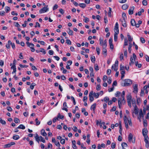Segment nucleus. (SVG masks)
I'll use <instances>...</instances> for the list:
<instances>
[{
	"label": "nucleus",
	"instance_id": "bb28decb",
	"mask_svg": "<svg viewBox=\"0 0 149 149\" xmlns=\"http://www.w3.org/2000/svg\"><path fill=\"white\" fill-rule=\"evenodd\" d=\"M25 127L23 125H20L17 127V128L21 129H25Z\"/></svg>",
	"mask_w": 149,
	"mask_h": 149
},
{
	"label": "nucleus",
	"instance_id": "680f3d73",
	"mask_svg": "<svg viewBox=\"0 0 149 149\" xmlns=\"http://www.w3.org/2000/svg\"><path fill=\"white\" fill-rule=\"evenodd\" d=\"M145 57L146 61L148 62H149V56L148 55H146L145 56Z\"/></svg>",
	"mask_w": 149,
	"mask_h": 149
},
{
	"label": "nucleus",
	"instance_id": "58836bf2",
	"mask_svg": "<svg viewBox=\"0 0 149 149\" xmlns=\"http://www.w3.org/2000/svg\"><path fill=\"white\" fill-rule=\"evenodd\" d=\"M68 29L69 30V31L68 32V33L70 35L72 36L73 33L72 31L70 30V28H69Z\"/></svg>",
	"mask_w": 149,
	"mask_h": 149
},
{
	"label": "nucleus",
	"instance_id": "f704fd0d",
	"mask_svg": "<svg viewBox=\"0 0 149 149\" xmlns=\"http://www.w3.org/2000/svg\"><path fill=\"white\" fill-rule=\"evenodd\" d=\"M141 100L140 97H138L136 98V103L137 104H139V103H141Z\"/></svg>",
	"mask_w": 149,
	"mask_h": 149
},
{
	"label": "nucleus",
	"instance_id": "6e6552de",
	"mask_svg": "<svg viewBox=\"0 0 149 149\" xmlns=\"http://www.w3.org/2000/svg\"><path fill=\"white\" fill-rule=\"evenodd\" d=\"M133 57H131L130 58L131 62H130L129 63L130 65H131V64H133L134 63L133 59H134V60L136 58V56L134 53L133 54Z\"/></svg>",
	"mask_w": 149,
	"mask_h": 149
},
{
	"label": "nucleus",
	"instance_id": "603ef678",
	"mask_svg": "<svg viewBox=\"0 0 149 149\" xmlns=\"http://www.w3.org/2000/svg\"><path fill=\"white\" fill-rule=\"evenodd\" d=\"M140 40H141V42L143 43H145V39L142 37H141Z\"/></svg>",
	"mask_w": 149,
	"mask_h": 149
},
{
	"label": "nucleus",
	"instance_id": "f03ea898",
	"mask_svg": "<svg viewBox=\"0 0 149 149\" xmlns=\"http://www.w3.org/2000/svg\"><path fill=\"white\" fill-rule=\"evenodd\" d=\"M118 60H116L115 62V64L113 65L111 67L112 70L114 69L115 71L116 72L115 76L116 77H117L118 76L119 74L118 72H117L118 69Z\"/></svg>",
	"mask_w": 149,
	"mask_h": 149
},
{
	"label": "nucleus",
	"instance_id": "f8f14e48",
	"mask_svg": "<svg viewBox=\"0 0 149 149\" xmlns=\"http://www.w3.org/2000/svg\"><path fill=\"white\" fill-rule=\"evenodd\" d=\"M134 9V6H132L129 9L128 13L129 15H131L133 13V10Z\"/></svg>",
	"mask_w": 149,
	"mask_h": 149
},
{
	"label": "nucleus",
	"instance_id": "bf43d9fd",
	"mask_svg": "<svg viewBox=\"0 0 149 149\" xmlns=\"http://www.w3.org/2000/svg\"><path fill=\"white\" fill-rule=\"evenodd\" d=\"M97 53L98 55L100 54V49L99 47H97L96 48Z\"/></svg>",
	"mask_w": 149,
	"mask_h": 149
},
{
	"label": "nucleus",
	"instance_id": "6e6d98bb",
	"mask_svg": "<svg viewBox=\"0 0 149 149\" xmlns=\"http://www.w3.org/2000/svg\"><path fill=\"white\" fill-rule=\"evenodd\" d=\"M58 6L57 4H55V5L53 7V10H55L56 9H57L58 8Z\"/></svg>",
	"mask_w": 149,
	"mask_h": 149
},
{
	"label": "nucleus",
	"instance_id": "6ab92c4d",
	"mask_svg": "<svg viewBox=\"0 0 149 149\" xmlns=\"http://www.w3.org/2000/svg\"><path fill=\"white\" fill-rule=\"evenodd\" d=\"M72 147L74 149H76L77 148V147L76 146V141L75 140L72 141Z\"/></svg>",
	"mask_w": 149,
	"mask_h": 149
},
{
	"label": "nucleus",
	"instance_id": "8fccbe9b",
	"mask_svg": "<svg viewBox=\"0 0 149 149\" xmlns=\"http://www.w3.org/2000/svg\"><path fill=\"white\" fill-rule=\"evenodd\" d=\"M122 17L123 18V19H125L126 18V14L125 13H123Z\"/></svg>",
	"mask_w": 149,
	"mask_h": 149
},
{
	"label": "nucleus",
	"instance_id": "a878e982",
	"mask_svg": "<svg viewBox=\"0 0 149 149\" xmlns=\"http://www.w3.org/2000/svg\"><path fill=\"white\" fill-rule=\"evenodd\" d=\"M79 5L80 6V7L83 8H85L86 6V4L84 3H80L79 4Z\"/></svg>",
	"mask_w": 149,
	"mask_h": 149
},
{
	"label": "nucleus",
	"instance_id": "864d4df0",
	"mask_svg": "<svg viewBox=\"0 0 149 149\" xmlns=\"http://www.w3.org/2000/svg\"><path fill=\"white\" fill-rule=\"evenodd\" d=\"M115 147H116L115 143H112L111 145V148L113 149L114 148H115Z\"/></svg>",
	"mask_w": 149,
	"mask_h": 149
},
{
	"label": "nucleus",
	"instance_id": "69168bd1",
	"mask_svg": "<svg viewBox=\"0 0 149 149\" xmlns=\"http://www.w3.org/2000/svg\"><path fill=\"white\" fill-rule=\"evenodd\" d=\"M4 65V61H3L2 60H0V65L1 66H3Z\"/></svg>",
	"mask_w": 149,
	"mask_h": 149
},
{
	"label": "nucleus",
	"instance_id": "2eb2a0df",
	"mask_svg": "<svg viewBox=\"0 0 149 149\" xmlns=\"http://www.w3.org/2000/svg\"><path fill=\"white\" fill-rule=\"evenodd\" d=\"M120 20H121L122 22V24L123 26L124 27H126L127 26V24L125 21V19H120Z\"/></svg>",
	"mask_w": 149,
	"mask_h": 149
},
{
	"label": "nucleus",
	"instance_id": "13d9d810",
	"mask_svg": "<svg viewBox=\"0 0 149 149\" xmlns=\"http://www.w3.org/2000/svg\"><path fill=\"white\" fill-rule=\"evenodd\" d=\"M120 93H121L119 91H117L116 93L115 94V96L116 97H118L119 96Z\"/></svg>",
	"mask_w": 149,
	"mask_h": 149
},
{
	"label": "nucleus",
	"instance_id": "f3484780",
	"mask_svg": "<svg viewBox=\"0 0 149 149\" xmlns=\"http://www.w3.org/2000/svg\"><path fill=\"white\" fill-rule=\"evenodd\" d=\"M41 134L43 136H46L47 135L46 133L45 132V130L42 129L41 131Z\"/></svg>",
	"mask_w": 149,
	"mask_h": 149
},
{
	"label": "nucleus",
	"instance_id": "3c124183",
	"mask_svg": "<svg viewBox=\"0 0 149 149\" xmlns=\"http://www.w3.org/2000/svg\"><path fill=\"white\" fill-rule=\"evenodd\" d=\"M40 49H41V50L40 51V52H42L44 54H46V51L44 49L41 48Z\"/></svg>",
	"mask_w": 149,
	"mask_h": 149
},
{
	"label": "nucleus",
	"instance_id": "5fc2aeb1",
	"mask_svg": "<svg viewBox=\"0 0 149 149\" xmlns=\"http://www.w3.org/2000/svg\"><path fill=\"white\" fill-rule=\"evenodd\" d=\"M35 121L36 123V125H39L40 123V121H38V119L37 118H36L35 119Z\"/></svg>",
	"mask_w": 149,
	"mask_h": 149
},
{
	"label": "nucleus",
	"instance_id": "052dcab7",
	"mask_svg": "<svg viewBox=\"0 0 149 149\" xmlns=\"http://www.w3.org/2000/svg\"><path fill=\"white\" fill-rule=\"evenodd\" d=\"M111 72V70L110 69H108L107 71V74L108 75H109Z\"/></svg>",
	"mask_w": 149,
	"mask_h": 149
},
{
	"label": "nucleus",
	"instance_id": "4c0bfd02",
	"mask_svg": "<svg viewBox=\"0 0 149 149\" xmlns=\"http://www.w3.org/2000/svg\"><path fill=\"white\" fill-rule=\"evenodd\" d=\"M118 34L116 33H114V40L115 41H116L118 39Z\"/></svg>",
	"mask_w": 149,
	"mask_h": 149
},
{
	"label": "nucleus",
	"instance_id": "e433bc0d",
	"mask_svg": "<svg viewBox=\"0 0 149 149\" xmlns=\"http://www.w3.org/2000/svg\"><path fill=\"white\" fill-rule=\"evenodd\" d=\"M40 140L41 141H42L43 143H45V140L44 138L42 137V136H40Z\"/></svg>",
	"mask_w": 149,
	"mask_h": 149
},
{
	"label": "nucleus",
	"instance_id": "7ed1b4c3",
	"mask_svg": "<svg viewBox=\"0 0 149 149\" xmlns=\"http://www.w3.org/2000/svg\"><path fill=\"white\" fill-rule=\"evenodd\" d=\"M107 41L106 40H105L104 41V45L103 46L102 52L103 54H104L106 56L107 55V50L106 48L107 46Z\"/></svg>",
	"mask_w": 149,
	"mask_h": 149
},
{
	"label": "nucleus",
	"instance_id": "338daca9",
	"mask_svg": "<svg viewBox=\"0 0 149 149\" xmlns=\"http://www.w3.org/2000/svg\"><path fill=\"white\" fill-rule=\"evenodd\" d=\"M66 42L68 45H71V41L69 40H66Z\"/></svg>",
	"mask_w": 149,
	"mask_h": 149
},
{
	"label": "nucleus",
	"instance_id": "de8ad7c7",
	"mask_svg": "<svg viewBox=\"0 0 149 149\" xmlns=\"http://www.w3.org/2000/svg\"><path fill=\"white\" fill-rule=\"evenodd\" d=\"M109 100V98L108 97H105L104 98V100L106 102H107Z\"/></svg>",
	"mask_w": 149,
	"mask_h": 149
},
{
	"label": "nucleus",
	"instance_id": "49530a36",
	"mask_svg": "<svg viewBox=\"0 0 149 149\" xmlns=\"http://www.w3.org/2000/svg\"><path fill=\"white\" fill-rule=\"evenodd\" d=\"M14 121L15 123H17L19 122V120L17 118H15Z\"/></svg>",
	"mask_w": 149,
	"mask_h": 149
},
{
	"label": "nucleus",
	"instance_id": "09e8293b",
	"mask_svg": "<svg viewBox=\"0 0 149 149\" xmlns=\"http://www.w3.org/2000/svg\"><path fill=\"white\" fill-rule=\"evenodd\" d=\"M95 69L96 71H98L99 70V68L98 65L97 64H95Z\"/></svg>",
	"mask_w": 149,
	"mask_h": 149
},
{
	"label": "nucleus",
	"instance_id": "ea45409f",
	"mask_svg": "<svg viewBox=\"0 0 149 149\" xmlns=\"http://www.w3.org/2000/svg\"><path fill=\"white\" fill-rule=\"evenodd\" d=\"M52 144L50 143H48V146H47L48 149H52Z\"/></svg>",
	"mask_w": 149,
	"mask_h": 149
},
{
	"label": "nucleus",
	"instance_id": "c03bdc74",
	"mask_svg": "<svg viewBox=\"0 0 149 149\" xmlns=\"http://www.w3.org/2000/svg\"><path fill=\"white\" fill-rule=\"evenodd\" d=\"M121 145L122 147V148H124V147H127V143L124 142L122 143Z\"/></svg>",
	"mask_w": 149,
	"mask_h": 149
},
{
	"label": "nucleus",
	"instance_id": "cd10ccee",
	"mask_svg": "<svg viewBox=\"0 0 149 149\" xmlns=\"http://www.w3.org/2000/svg\"><path fill=\"white\" fill-rule=\"evenodd\" d=\"M93 95H94V97L96 98H97L99 96V93H93Z\"/></svg>",
	"mask_w": 149,
	"mask_h": 149
},
{
	"label": "nucleus",
	"instance_id": "9d476101",
	"mask_svg": "<svg viewBox=\"0 0 149 149\" xmlns=\"http://www.w3.org/2000/svg\"><path fill=\"white\" fill-rule=\"evenodd\" d=\"M48 10V8L47 7H44L42 9H40L39 10V13H45Z\"/></svg>",
	"mask_w": 149,
	"mask_h": 149
},
{
	"label": "nucleus",
	"instance_id": "ddd939ff",
	"mask_svg": "<svg viewBox=\"0 0 149 149\" xmlns=\"http://www.w3.org/2000/svg\"><path fill=\"white\" fill-rule=\"evenodd\" d=\"M132 97L131 94L130 93L127 95V102H131Z\"/></svg>",
	"mask_w": 149,
	"mask_h": 149
},
{
	"label": "nucleus",
	"instance_id": "4468645a",
	"mask_svg": "<svg viewBox=\"0 0 149 149\" xmlns=\"http://www.w3.org/2000/svg\"><path fill=\"white\" fill-rule=\"evenodd\" d=\"M140 117V118H143V117H144V116L143 114V113L142 110V109H141L140 110V112L139 113V116Z\"/></svg>",
	"mask_w": 149,
	"mask_h": 149
},
{
	"label": "nucleus",
	"instance_id": "72a5a7b5",
	"mask_svg": "<svg viewBox=\"0 0 149 149\" xmlns=\"http://www.w3.org/2000/svg\"><path fill=\"white\" fill-rule=\"evenodd\" d=\"M0 123L3 125H5L6 124L5 121L2 120L1 118H0Z\"/></svg>",
	"mask_w": 149,
	"mask_h": 149
},
{
	"label": "nucleus",
	"instance_id": "79ce46f5",
	"mask_svg": "<svg viewBox=\"0 0 149 149\" xmlns=\"http://www.w3.org/2000/svg\"><path fill=\"white\" fill-rule=\"evenodd\" d=\"M36 85V84L34 83H33L31 84V85L30 86V88L31 89H33L34 88V87Z\"/></svg>",
	"mask_w": 149,
	"mask_h": 149
},
{
	"label": "nucleus",
	"instance_id": "412c9836",
	"mask_svg": "<svg viewBox=\"0 0 149 149\" xmlns=\"http://www.w3.org/2000/svg\"><path fill=\"white\" fill-rule=\"evenodd\" d=\"M132 43L131 42H130L129 43V47H128V51H129V52L130 53H131V47H132Z\"/></svg>",
	"mask_w": 149,
	"mask_h": 149
},
{
	"label": "nucleus",
	"instance_id": "c85d7f7f",
	"mask_svg": "<svg viewBox=\"0 0 149 149\" xmlns=\"http://www.w3.org/2000/svg\"><path fill=\"white\" fill-rule=\"evenodd\" d=\"M132 102V105L133 106L136 105V100L135 99H132L131 100Z\"/></svg>",
	"mask_w": 149,
	"mask_h": 149
},
{
	"label": "nucleus",
	"instance_id": "774afa93",
	"mask_svg": "<svg viewBox=\"0 0 149 149\" xmlns=\"http://www.w3.org/2000/svg\"><path fill=\"white\" fill-rule=\"evenodd\" d=\"M60 142L62 144H64L65 143V140L64 139H61Z\"/></svg>",
	"mask_w": 149,
	"mask_h": 149
},
{
	"label": "nucleus",
	"instance_id": "dca6fc26",
	"mask_svg": "<svg viewBox=\"0 0 149 149\" xmlns=\"http://www.w3.org/2000/svg\"><path fill=\"white\" fill-rule=\"evenodd\" d=\"M133 89L134 92L136 93L138 92V85L137 84H135V86L133 87Z\"/></svg>",
	"mask_w": 149,
	"mask_h": 149
},
{
	"label": "nucleus",
	"instance_id": "473e14b6",
	"mask_svg": "<svg viewBox=\"0 0 149 149\" xmlns=\"http://www.w3.org/2000/svg\"><path fill=\"white\" fill-rule=\"evenodd\" d=\"M10 10V8L8 6H6L5 7V10L6 13H8Z\"/></svg>",
	"mask_w": 149,
	"mask_h": 149
},
{
	"label": "nucleus",
	"instance_id": "393cba45",
	"mask_svg": "<svg viewBox=\"0 0 149 149\" xmlns=\"http://www.w3.org/2000/svg\"><path fill=\"white\" fill-rule=\"evenodd\" d=\"M35 139L37 141L38 143H39V141L40 140V137H39L37 134H36V135L35 136Z\"/></svg>",
	"mask_w": 149,
	"mask_h": 149
},
{
	"label": "nucleus",
	"instance_id": "a211bd4d",
	"mask_svg": "<svg viewBox=\"0 0 149 149\" xmlns=\"http://www.w3.org/2000/svg\"><path fill=\"white\" fill-rule=\"evenodd\" d=\"M96 104L95 103H94L93 104L91 107V109L92 110H93V112L95 111V110L96 106Z\"/></svg>",
	"mask_w": 149,
	"mask_h": 149
},
{
	"label": "nucleus",
	"instance_id": "0eeeda50",
	"mask_svg": "<svg viewBox=\"0 0 149 149\" xmlns=\"http://www.w3.org/2000/svg\"><path fill=\"white\" fill-rule=\"evenodd\" d=\"M128 120L127 119V117L126 116H125L124 117V120L125 125V127L126 128H128V125L127 123V120Z\"/></svg>",
	"mask_w": 149,
	"mask_h": 149
},
{
	"label": "nucleus",
	"instance_id": "a19ab883",
	"mask_svg": "<svg viewBox=\"0 0 149 149\" xmlns=\"http://www.w3.org/2000/svg\"><path fill=\"white\" fill-rule=\"evenodd\" d=\"M99 40L100 41V44L101 45H103V46L104 45V41H103V40L101 38Z\"/></svg>",
	"mask_w": 149,
	"mask_h": 149
},
{
	"label": "nucleus",
	"instance_id": "a18cd8bd",
	"mask_svg": "<svg viewBox=\"0 0 149 149\" xmlns=\"http://www.w3.org/2000/svg\"><path fill=\"white\" fill-rule=\"evenodd\" d=\"M142 4L143 5L146 6L147 5V2L146 0H143L142 1Z\"/></svg>",
	"mask_w": 149,
	"mask_h": 149
},
{
	"label": "nucleus",
	"instance_id": "5701e85b",
	"mask_svg": "<svg viewBox=\"0 0 149 149\" xmlns=\"http://www.w3.org/2000/svg\"><path fill=\"white\" fill-rule=\"evenodd\" d=\"M128 6L126 4H124L122 6V8L123 10H126Z\"/></svg>",
	"mask_w": 149,
	"mask_h": 149
},
{
	"label": "nucleus",
	"instance_id": "f257e3e1",
	"mask_svg": "<svg viewBox=\"0 0 149 149\" xmlns=\"http://www.w3.org/2000/svg\"><path fill=\"white\" fill-rule=\"evenodd\" d=\"M125 95V92L124 91L122 92V94L121 95V98H119L118 99V103L119 108L120 109L122 106V104H125L126 102V101L125 100L124 96Z\"/></svg>",
	"mask_w": 149,
	"mask_h": 149
},
{
	"label": "nucleus",
	"instance_id": "9b49d317",
	"mask_svg": "<svg viewBox=\"0 0 149 149\" xmlns=\"http://www.w3.org/2000/svg\"><path fill=\"white\" fill-rule=\"evenodd\" d=\"M148 130L146 129H143V130L142 134L144 137H146L148 136L147 135Z\"/></svg>",
	"mask_w": 149,
	"mask_h": 149
},
{
	"label": "nucleus",
	"instance_id": "c756f323",
	"mask_svg": "<svg viewBox=\"0 0 149 149\" xmlns=\"http://www.w3.org/2000/svg\"><path fill=\"white\" fill-rule=\"evenodd\" d=\"M91 61L94 63L95 62V57L94 56H92L91 58Z\"/></svg>",
	"mask_w": 149,
	"mask_h": 149
},
{
	"label": "nucleus",
	"instance_id": "37998d69",
	"mask_svg": "<svg viewBox=\"0 0 149 149\" xmlns=\"http://www.w3.org/2000/svg\"><path fill=\"white\" fill-rule=\"evenodd\" d=\"M109 10L108 13V15L109 17H111V9L110 8H109Z\"/></svg>",
	"mask_w": 149,
	"mask_h": 149
},
{
	"label": "nucleus",
	"instance_id": "423d86ee",
	"mask_svg": "<svg viewBox=\"0 0 149 149\" xmlns=\"http://www.w3.org/2000/svg\"><path fill=\"white\" fill-rule=\"evenodd\" d=\"M114 30L115 32L114 33H116L117 34L119 33L118 26V22H116L115 24Z\"/></svg>",
	"mask_w": 149,
	"mask_h": 149
},
{
	"label": "nucleus",
	"instance_id": "7c9ffc66",
	"mask_svg": "<svg viewBox=\"0 0 149 149\" xmlns=\"http://www.w3.org/2000/svg\"><path fill=\"white\" fill-rule=\"evenodd\" d=\"M131 25L132 26H134L135 24L136 23L135 21V20L134 19H131Z\"/></svg>",
	"mask_w": 149,
	"mask_h": 149
},
{
	"label": "nucleus",
	"instance_id": "4d7b16f0",
	"mask_svg": "<svg viewBox=\"0 0 149 149\" xmlns=\"http://www.w3.org/2000/svg\"><path fill=\"white\" fill-rule=\"evenodd\" d=\"M107 79V77L106 75H104L103 77V80L105 82Z\"/></svg>",
	"mask_w": 149,
	"mask_h": 149
},
{
	"label": "nucleus",
	"instance_id": "c9c22d12",
	"mask_svg": "<svg viewBox=\"0 0 149 149\" xmlns=\"http://www.w3.org/2000/svg\"><path fill=\"white\" fill-rule=\"evenodd\" d=\"M64 116L62 115H61L60 113L58 114L57 118H59L61 119H63L64 118Z\"/></svg>",
	"mask_w": 149,
	"mask_h": 149
},
{
	"label": "nucleus",
	"instance_id": "4be33fe9",
	"mask_svg": "<svg viewBox=\"0 0 149 149\" xmlns=\"http://www.w3.org/2000/svg\"><path fill=\"white\" fill-rule=\"evenodd\" d=\"M128 40L127 38H125L124 39V43L123 45V48H125V46L128 45Z\"/></svg>",
	"mask_w": 149,
	"mask_h": 149
},
{
	"label": "nucleus",
	"instance_id": "39448f33",
	"mask_svg": "<svg viewBox=\"0 0 149 149\" xmlns=\"http://www.w3.org/2000/svg\"><path fill=\"white\" fill-rule=\"evenodd\" d=\"M128 141L129 142H132L133 143H134L135 141V138H133V135L131 133H130L128 136Z\"/></svg>",
	"mask_w": 149,
	"mask_h": 149
},
{
	"label": "nucleus",
	"instance_id": "0e129e2a",
	"mask_svg": "<svg viewBox=\"0 0 149 149\" xmlns=\"http://www.w3.org/2000/svg\"><path fill=\"white\" fill-rule=\"evenodd\" d=\"M84 22L86 23H87L89 21V19L87 17H85L84 20Z\"/></svg>",
	"mask_w": 149,
	"mask_h": 149
},
{
	"label": "nucleus",
	"instance_id": "b1692460",
	"mask_svg": "<svg viewBox=\"0 0 149 149\" xmlns=\"http://www.w3.org/2000/svg\"><path fill=\"white\" fill-rule=\"evenodd\" d=\"M20 138V137L18 135H16L13 136V139L15 140H17Z\"/></svg>",
	"mask_w": 149,
	"mask_h": 149
},
{
	"label": "nucleus",
	"instance_id": "1a4fd4ad",
	"mask_svg": "<svg viewBox=\"0 0 149 149\" xmlns=\"http://www.w3.org/2000/svg\"><path fill=\"white\" fill-rule=\"evenodd\" d=\"M93 91H91L89 94V100L91 102H92L94 100V98L93 96Z\"/></svg>",
	"mask_w": 149,
	"mask_h": 149
},
{
	"label": "nucleus",
	"instance_id": "2f4dec72",
	"mask_svg": "<svg viewBox=\"0 0 149 149\" xmlns=\"http://www.w3.org/2000/svg\"><path fill=\"white\" fill-rule=\"evenodd\" d=\"M144 137V141L146 143H149V141L148 140V139H149L148 136H147L146 137Z\"/></svg>",
	"mask_w": 149,
	"mask_h": 149
},
{
	"label": "nucleus",
	"instance_id": "20e7f679",
	"mask_svg": "<svg viewBox=\"0 0 149 149\" xmlns=\"http://www.w3.org/2000/svg\"><path fill=\"white\" fill-rule=\"evenodd\" d=\"M132 83L131 80L130 79H125L124 80L123 86H130Z\"/></svg>",
	"mask_w": 149,
	"mask_h": 149
},
{
	"label": "nucleus",
	"instance_id": "e2e57ef3",
	"mask_svg": "<svg viewBox=\"0 0 149 149\" xmlns=\"http://www.w3.org/2000/svg\"><path fill=\"white\" fill-rule=\"evenodd\" d=\"M116 107H113V108L111 109L110 111H116Z\"/></svg>",
	"mask_w": 149,
	"mask_h": 149
},
{
	"label": "nucleus",
	"instance_id": "aec40b11",
	"mask_svg": "<svg viewBox=\"0 0 149 149\" xmlns=\"http://www.w3.org/2000/svg\"><path fill=\"white\" fill-rule=\"evenodd\" d=\"M128 40V41L129 42H131L133 40V38H131L130 35L129 34H128L127 35Z\"/></svg>",
	"mask_w": 149,
	"mask_h": 149
}]
</instances>
